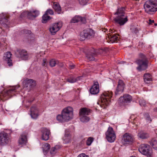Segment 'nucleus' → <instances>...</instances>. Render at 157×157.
Segmentation results:
<instances>
[{"instance_id": "40", "label": "nucleus", "mask_w": 157, "mask_h": 157, "mask_svg": "<svg viewBox=\"0 0 157 157\" xmlns=\"http://www.w3.org/2000/svg\"><path fill=\"white\" fill-rule=\"evenodd\" d=\"M45 13L47 14L48 15V14L53 15L54 14V12L52 10L48 9L46 11Z\"/></svg>"}, {"instance_id": "26", "label": "nucleus", "mask_w": 157, "mask_h": 157, "mask_svg": "<svg viewBox=\"0 0 157 157\" xmlns=\"http://www.w3.org/2000/svg\"><path fill=\"white\" fill-rule=\"evenodd\" d=\"M138 137L141 139H146L149 137V134L143 131H140L138 134Z\"/></svg>"}, {"instance_id": "55", "label": "nucleus", "mask_w": 157, "mask_h": 157, "mask_svg": "<svg viewBox=\"0 0 157 157\" xmlns=\"http://www.w3.org/2000/svg\"><path fill=\"white\" fill-rule=\"evenodd\" d=\"M130 157H136L135 156H131Z\"/></svg>"}, {"instance_id": "7", "label": "nucleus", "mask_w": 157, "mask_h": 157, "mask_svg": "<svg viewBox=\"0 0 157 157\" xmlns=\"http://www.w3.org/2000/svg\"><path fill=\"white\" fill-rule=\"evenodd\" d=\"M139 151L142 154L146 155L147 157H151L152 150L149 145L147 144H141L139 149Z\"/></svg>"}, {"instance_id": "3", "label": "nucleus", "mask_w": 157, "mask_h": 157, "mask_svg": "<svg viewBox=\"0 0 157 157\" xmlns=\"http://www.w3.org/2000/svg\"><path fill=\"white\" fill-rule=\"evenodd\" d=\"M112 95L111 91H108L103 93L101 95L100 100L98 102V104L100 105L101 107L105 108V106L108 105L110 102V99Z\"/></svg>"}, {"instance_id": "25", "label": "nucleus", "mask_w": 157, "mask_h": 157, "mask_svg": "<svg viewBox=\"0 0 157 157\" xmlns=\"http://www.w3.org/2000/svg\"><path fill=\"white\" fill-rule=\"evenodd\" d=\"M0 18V23L3 25H7L8 21V17L6 15L1 14Z\"/></svg>"}, {"instance_id": "41", "label": "nucleus", "mask_w": 157, "mask_h": 157, "mask_svg": "<svg viewBox=\"0 0 157 157\" xmlns=\"http://www.w3.org/2000/svg\"><path fill=\"white\" fill-rule=\"evenodd\" d=\"M67 81L68 82L71 83H73L76 82V80H75V78L72 77H71L70 78L67 79Z\"/></svg>"}, {"instance_id": "54", "label": "nucleus", "mask_w": 157, "mask_h": 157, "mask_svg": "<svg viewBox=\"0 0 157 157\" xmlns=\"http://www.w3.org/2000/svg\"><path fill=\"white\" fill-rule=\"evenodd\" d=\"M155 25L156 26H157V23H155Z\"/></svg>"}, {"instance_id": "14", "label": "nucleus", "mask_w": 157, "mask_h": 157, "mask_svg": "<svg viewBox=\"0 0 157 157\" xmlns=\"http://www.w3.org/2000/svg\"><path fill=\"white\" fill-rule=\"evenodd\" d=\"M50 133V130L49 129L45 128H43L41 130L42 139L45 141L48 140Z\"/></svg>"}, {"instance_id": "15", "label": "nucleus", "mask_w": 157, "mask_h": 157, "mask_svg": "<svg viewBox=\"0 0 157 157\" xmlns=\"http://www.w3.org/2000/svg\"><path fill=\"white\" fill-rule=\"evenodd\" d=\"M99 53V52L98 49L95 50L93 48L90 52L86 54V57L90 61L94 60L95 59L94 57Z\"/></svg>"}, {"instance_id": "20", "label": "nucleus", "mask_w": 157, "mask_h": 157, "mask_svg": "<svg viewBox=\"0 0 157 157\" xmlns=\"http://www.w3.org/2000/svg\"><path fill=\"white\" fill-rule=\"evenodd\" d=\"M38 110L35 106L32 107L30 109V115L31 117L33 119H36L38 116Z\"/></svg>"}, {"instance_id": "43", "label": "nucleus", "mask_w": 157, "mask_h": 157, "mask_svg": "<svg viewBox=\"0 0 157 157\" xmlns=\"http://www.w3.org/2000/svg\"><path fill=\"white\" fill-rule=\"evenodd\" d=\"M130 29L132 33H133L136 34L138 32V30L136 28H131Z\"/></svg>"}, {"instance_id": "8", "label": "nucleus", "mask_w": 157, "mask_h": 157, "mask_svg": "<svg viewBox=\"0 0 157 157\" xmlns=\"http://www.w3.org/2000/svg\"><path fill=\"white\" fill-rule=\"evenodd\" d=\"M39 14V11L33 10L30 11L24 12L21 14L20 17H22L24 16H26L29 19L33 20L38 16Z\"/></svg>"}, {"instance_id": "52", "label": "nucleus", "mask_w": 157, "mask_h": 157, "mask_svg": "<svg viewBox=\"0 0 157 157\" xmlns=\"http://www.w3.org/2000/svg\"><path fill=\"white\" fill-rule=\"evenodd\" d=\"M154 111L155 112H157V108H155L154 109Z\"/></svg>"}, {"instance_id": "16", "label": "nucleus", "mask_w": 157, "mask_h": 157, "mask_svg": "<svg viewBox=\"0 0 157 157\" xmlns=\"http://www.w3.org/2000/svg\"><path fill=\"white\" fill-rule=\"evenodd\" d=\"M133 140V137L129 134L126 133L123 136L122 142L124 144H128Z\"/></svg>"}, {"instance_id": "19", "label": "nucleus", "mask_w": 157, "mask_h": 157, "mask_svg": "<svg viewBox=\"0 0 157 157\" xmlns=\"http://www.w3.org/2000/svg\"><path fill=\"white\" fill-rule=\"evenodd\" d=\"M99 91L98 83V82H95L94 83V85L90 89V93L92 94H96L99 92Z\"/></svg>"}, {"instance_id": "56", "label": "nucleus", "mask_w": 157, "mask_h": 157, "mask_svg": "<svg viewBox=\"0 0 157 157\" xmlns=\"http://www.w3.org/2000/svg\"><path fill=\"white\" fill-rule=\"evenodd\" d=\"M136 1H139V0H136Z\"/></svg>"}, {"instance_id": "18", "label": "nucleus", "mask_w": 157, "mask_h": 157, "mask_svg": "<svg viewBox=\"0 0 157 157\" xmlns=\"http://www.w3.org/2000/svg\"><path fill=\"white\" fill-rule=\"evenodd\" d=\"M27 133L26 132L22 133L20 136L18 141L19 145L21 146L25 145L27 143Z\"/></svg>"}, {"instance_id": "17", "label": "nucleus", "mask_w": 157, "mask_h": 157, "mask_svg": "<svg viewBox=\"0 0 157 157\" xmlns=\"http://www.w3.org/2000/svg\"><path fill=\"white\" fill-rule=\"evenodd\" d=\"M24 86L28 87L29 89L35 86L36 85L35 82L32 79L27 78L23 81Z\"/></svg>"}, {"instance_id": "42", "label": "nucleus", "mask_w": 157, "mask_h": 157, "mask_svg": "<svg viewBox=\"0 0 157 157\" xmlns=\"http://www.w3.org/2000/svg\"><path fill=\"white\" fill-rule=\"evenodd\" d=\"M88 0H78L79 3L82 5H86Z\"/></svg>"}, {"instance_id": "31", "label": "nucleus", "mask_w": 157, "mask_h": 157, "mask_svg": "<svg viewBox=\"0 0 157 157\" xmlns=\"http://www.w3.org/2000/svg\"><path fill=\"white\" fill-rule=\"evenodd\" d=\"M52 17L48 15L46 13H45L42 16V23H45L47 22L51 19Z\"/></svg>"}, {"instance_id": "12", "label": "nucleus", "mask_w": 157, "mask_h": 157, "mask_svg": "<svg viewBox=\"0 0 157 157\" xmlns=\"http://www.w3.org/2000/svg\"><path fill=\"white\" fill-rule=\"evenodd\" d=\"M9 137L8 134L4 132L0 133V144L4 145L8 143Z\"/></svg>"}, {"instance_id": "34", "label": "nucleus", "mask_w": 157, "mask_h": 157, "mask_svg": "<svg viewBox=\"0 0 157 157\" xmlns=\"http://www.w3.org/2000/svg\"><path fill=\"white\" fill-rule=\"evenodd\" d=\"M143 115L144 118H145L147 122L149 123L151 121V120L148 113H145Z\"/></svg>"}, {"instance_id": "39", "label": "nucleus", "mask_w": 157, "mask_h": 157, "mask_svg": "<svg viewBox=\"0 0 157 157\" xmlns=\"http://www.w3.org/2000/svg\"><path fill=\"white\" fill-rule=\"evenodd\" d=\"M139 104L141 106H145L146 103L145 101L143 99H140L139 101Z\"/></svg>"}, {"instance_id": "48", "label": "nucleus", "mask_w": 157, "mask_h": 157, "mask_svg": "<svg viewBox=\"0 0 157 157\" xmlns=\"http://www.w3.org/2000/svg\"><path fill=\"white\" fill-rule=\"evenodd\" d=\"M149 22H148L149 25H151L152 23H154V20H151V19L149 20Z\"/></svg>"}, {"instance_id": "22", "label": "nucleus", "mask_w": 157, "mask_h": 157, "mask_svg": "<svg viewBox=\"0 0 157 157\" xmlns=\"http://www.w3.org/2000/svg\"><path fill=\"white\" fill-rule=\"evenodd\" d=\"M19 55L18 56L19 57L23 60H26L28 57V54L27 52L25 50H19L18 51Z\"/></svg>"}, {"instance_id": "5", "label": "nucleus", "mask_w": 157, "mask_h": 157, "mask_svg": "<svg viewBox=\"0 0 157 157\" xmlns=\"http://www.w3.org/2000/svg\"><path fill=\"white\" fill-rule=\"evenodd\" d=\"M144 8L145 11L149 14H151L157 11V1L148 0L144 4Z\"/></svg>"}, {"instance_id": "10", "label": "nucleus", "mask_w": 157, "mask_h": 157, "mask_svg": "<svg viewBox=\"0 0 157 157\" xmlns=\"http://www.w3.org/2000/svg\"><path fill=\"white\" fill-rule=\"evenodd\" d=\"M62 26L61 22L52 24L49 28V31L52 35H54L58 32Z\"/></svg>"}, {"instance_id": "51", "label": "nucleus", "mask_w": 157, "mask_h": 157, "mask_svg": "<svg viewBox=\"0 0 157 157\" xmlns=\"http://www.w3.org/2000/svg\"><path fill=\"white\" fill-rule=\"evenodd\" d=\"M70 67L71 69H73L74 67V65H70Z\"/></svg>"}, {"instance_id": "38", "label": "nucleus", "mask_w": 157, "mask_h": 157, "mask_svg": "<svg viewBox=\"0 0 157 157\" xmlns=\"http://www.w3.org/2000/svg\"><path fill=\"white\" fill-rule=\"evenodd\" d=\"M93 141V138L91 137H89L86 141V144L87 145L90 146Z\"/></svg>"}, {"instance_id": "27", "label": "nucleus", "mask_w": 157, "mask_h": 157, "mask_svg": "<svg viewBox=\"0 0 157 157\" xmlns=\"http://www.w3.org/2000/svg\"><path fill=\"white\" fill-rule=\"evenodd\" d=\"M144 81L146 83H148L152 80L151 75L148 73H145L144 75Z\"/></svg>"}, {"instance_id": "21", "label": "nucleus", "mask_w": 157, "mask_h": 157, "mask_svg": "<svg viewBox=\"0 0 157 157\" xmlns=\"http://www.w3.org/2000/svg\"><path fill=\"white\" fill-rule=\"evenodd\" d=\"M12 54L10 52H7L3 57V59L7 62L8 65L10 66L12 65V63L11 62V58Z\"/></svg>"}, {"instance_id": "28", "label": "nucleus", "mask_w": 157, "mask_h": 157, "mask_svg": "<svg viewBox=\"0 0 157 157\" xmlns=\"http://www.w3.org/2000/svg\"><path fill=\"white\" fill-rule=\"evenodd\" d=\"M53 7L55 11L58 13L60 14L61 12V7L59 3L56 2L53 3Z\"/></svg>"}, {"instance_id": "11", "label": "nucleus", "mask_w": 157, "mask_h": 157, "mask_svg": "<svg viewBox=\"0 0 157 157\" xmlns=\"http://www.w3.org/2000/svg\"><path fill=\"white\" fill-rule=\"evenodd\" d=\"M132 98L128 94H125L123 96H121L118 99V103L120 106L124 105L126 103L130 102L132 100Z\"/></svg>"}, {"instance_id": "13", "label": "nucleus", "mask_w": 157, "mask_h": 157, "mask_svg": "<svg viewBox=\"0 0 157 157\" xmlns=\"http://www.w3.org/2000/svg\"><path fill=\"white\" fill-rule=\"evenodd\" d=\"M124 85V84L122 80H119L116 90L115 91L116 96L120 94L123 92Z\"/></svg>"}, {"instance_id": "33", "label": "nucleus", "mask_w": 157, "mask_h": 157, "mask_svg": "<svg viewBox=\"0 0 157 157\" xmlns=\"http://www.w3.org/2000/svg\"><path fill=\"white\" fill-rule=\"evenodd\" d=\"M63 139L64 143H68L71 141V137L68 134H65Z\"/></svg>"}, {"instance_id": "46", "label": "nucleus", "mask_w": 157, "mask_h": 157, "mask_svg": "<svg viewBox=\"0 0 157 157\" xmlns=\"http://www.w3.org/2000/svg\"><path fill=\"white\" fill-rule=\"evenodd\" d=\"M115 32V30L114 29H110L109 31V35L107 34V35H111V33H114Z\"/></svg>"}, {"instance_id": "6", "label": "nucleus", "mask_w": 157, "mask_h": 157, "mask_svg": "<svg viewBox=\"0 0 157 157\" xmlns=\"http://www.w3.org/2000/svg\"><path fill=\"white\" fill-rule=\"evenodd\" d=\"M94 31L89 28L84 30L80 34V40L83 41L86 39H90L93 38L94 35Z\"/></svg>"}, {"instance_id": "37", "label": "nucleus", "mask_w": 157, "mask_h": 157, "mask_svg": "<svg viewBox=\"0 0 157 157\" xmlns=\"http://www.w3.org/2000/svg\"><path fill=\"white\" fill-rule=\"evenodd\" d=\"M58 62V61L55 60L54 59L51 60L49 62L50 65L52 67H54Z\"/></svg>"}, {"instance_id": "45", "label": "nucleus", "mask_w": 157, "mask_h": 157, "mask_svg": "<svg viewBox=\"0 0 157 157\" xmlns=\"http://www.w3.org/2000/svg\"><path fill=\"white\" fill-rule=\"evenodd\" d=\"M77 157H89V156L84 153H82L79 154Z\"/></svg>"}, {"instance_id": "32", "label": "nucleus", "mask_w": 157, "mask_h": 157, "mask_svg": "<svg viewBox=\"0 0 157 157\" xmlns=\"http://www.w3.org/2000/svg\"><path fill=\"white\" fill-rule=\"evenodd\" d=\"M151 145L153 148L157 150V140L155 138L153 139L151 141Z\"/></svg>"}, {"instance_id": "36", "label": "nucleus", "mask_w": 157, "mask_h": 157, "mask_svg": "<svg viewBox=\"0 0 157 157\" xmlns=\"http://www.w3.org/2000/svg\"><path fill=\"white\" fill-rule=\"evenodd\" d=\"M80 119L81 121L82 122H87L89 120V118L87 116H80Z\"/></svg>"}, {"instance_id": "24", "label": "nucleus", "mask_w": 157, "mask_h": 157, "mask_svg": "<svg viewBox=\"0 0 157 157\" xmlns=\"http://www.w3.org/2000/svg\"><path fill=\"white\" fill-rule=\"evenodd\" d=\"M15 89L12 88L7 90L6 91H5L4 92H3V93H2L0 95V99H2V96H4V97H6L7 96H9L10 94H12L13 92H15Z\"/></svg>"}, {"instance_id": "35", "label": "nucleus", "mask_w": 157, "mask_h": 157, "mask_svg": "<svg viewBox=\"0 0 157 157\" xmlns=\"http://www.w3.org/2000/svg\"><path fill=\"white\" fill-rule=\"evenodd\" d=\"M50 147V144L48 143H46L44 144V147H43V151L45 153L47 152L49 150Z\"/></svg>"}, {"instance_id": "4", "label": "nucleus", "mask_w": 157, "mask_h": 157, "mask_svg": "<svg viewBox=\"0 0 157 157\" xmlns=\"http://www.w3.org/2000/svg\"><path fill=\"white\" fill-rule=\"evenodd\" d=\"M140 58L136 61L138 65L136 69L139 71L145 70L148 67V60L146 57L143 54H140Z\"/></svg>"}, {"instance_id": "29", "label": "nucleus", "mask_w": 157, "mask_h": 157, "mask_svg": "<svg viewBox=\"0 0 157 157\" xmlns=\"http://www.w3.org/2000/svg\"><path fill=\"white\" fill-rule=\"evenodd\" d=\"M90 112V110L88 109L83 108L81 109L79 112L80 116H87L89 115Z\"/></svg>"}, {"instance_id": "2", "label": "nucleus", "mask_w": 157, "mask_h": 157, "mask_svg": "<svg viewBox=\"0 0 157 157\" xmlns=\"http://www.w3.org/2000/svg\"><path fill=\"white\" fill-rule=\"evenodd\" d=\"M125 8L121 7L118 9L115 14L117 16L115 18L114 21L115 23L118 24L120 25H123L128 21L127 17L125 15Z\"/></svg>"}, {"instance_id": "30", "label": "nucleus", "mask_w": 157, "mask_h": 157, "mask_svg": "<svg viewBox=\"0 0 157 157\" xmlns=\"http://www.w3.org/2000/svg\"><path fill=\"white\" fill-rule=\"evenodd\" d=\"M117 34H114L113 35H108V38L111 43L115 42L118 40V37L117 36Z\"/></svg>"}, {"instance_id": "9", "label": "nucleus", "mask_w": 157, "mask_h": 157, "mask_svg": "<svg viewBox=\"0 0 157 157\" xmlns=\"http://www.w3.org/2000/svg\"><path fill=\"white\" fill-rule=\"evenodd\" d=\"M106 137L108 141L112 143L115 140L116 135L113 128L109 127L105 133Z\"/></svg>"}, {"instance_id": "53", "label": "nucleus", "mask_w": 157, "mask_h": 157, "mask_svg": "<svg viewBox=\"0 0 157 157\" xmlns=\"http://www.w3.org/2000/svg\"><path fill=\"white\" fill-rule=\"evenodd\" d=\"M33 101V100H31V101L29 100L28 101V102H31Z\"/></svg>"}, {"instance_id": "47", "label": "nucleus", "mask_w": 157, "mask_h": 157, "mask_svg": "<svg viewBox=\"0 0 157 157\" xmlns=\"http://www.w3.org/2000/svg\"><path fill=\"white\" fill-rule=\"evenodd\" d=\"M43 63H42V65L43 66H45L47 63L46 59H44L43 60Z\"/></svg>"}, {"instance_id": "50", "label": "nucleus", "mask_w": 157, "mask_h": 157, "mask_svg": "<svg viewBox=\"0 0 157 157\" xmlns=\"http://www.w3.org/2000/svg\"><path fill=\"white\" fill-rule=\"evenodd\" d=\"M82 78V77H81V76H80V77H77V78H75V80H76V82L77 81H78V80H79L81 79V78Z\"/></svg>"}, {"instance_id": "44", "label": "nucleus", "mask_w": 157, "mask_h": 157, "mask_svg": "<svg viewBox=\"0 0 157 157\" xmlns=\"http://www.w3.org/2000/svg\"><path fill=\"white\" fill-rule=\"evenodd\" d=\"M56 149L55 148H52L50 151V153L51 154L53 155L54 154L56 151Z\"/></svg>"}, {"instance_id": "49", "label": "nucleus", "mask_w": 157, "mask_h": 157, "mask_svg": "<svg viewBox=\"0 0 157 157\" xmlns=\"http://www.w3.org/2000/svg\"><path fill=\"white\" fill-rule=\"evenodd\" d=\"M24 32L26 34H30L31 33V32L29 30H25L24 31Z\"/></svg>"}, {"instance_id": "1", "label": "nucleus", "mask_w": 157, "mask_h": 157, "mask_svg": "<svg viewBox=\"0 0 157 157\" xmlns=\"http://www.w3.org/2000/svg\"><path fill=\"white\" fill-rule=\"evenodd\" d=\"M73 116V109L69 106L63 109L61 114L57 116V119L61 122L67 121L71 119Z\"/></svg>"}, {"instance_id": "23", "label": "nucleus", "mask_w": 157, "mask_h": 157, "mask_svg": "<svg viewBox=\"0 0 157 157\" xmlns=\"http://www.w3.org/2000/svg\"><path fill=\"white\" fill-rule=\"evenodd\" d=\"M81 21L83 23H85L86 19L85 18H82L78 16H76L73 17L71 21V23H75Z\"/></svg>"}]
</instances>
